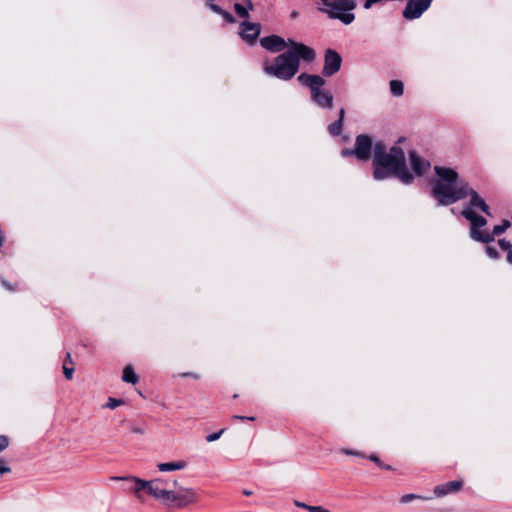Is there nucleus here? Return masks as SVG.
Returning a JSON list of instances; mask_svg holds the SVG:
<instances>
[{"mask_svg": "<svg viewBox=\"0 0 512 512\" xmlns=\"http://www.w3.org/2000/svg\"><path fill=\"white\" fill-rule=\"evenodd\" d=\"M134 433H138V434H141L143 433V430L141 428H133L132 430Z\"/></svg>", "mask_w": 512, "mask_h": 512, "instance_id": "nucleus-46", "label": "nucleus"}, {"mask_svg": "<svg viewBox=\"0 0 512 512\" xmlns=\"http://www.w3.org/2000/svg\"><path fill=\"white\" fill-rule=\"evenodd\" d=\"M507 261L512 264V250L508 251L507 253Z\"/></svg>", "mask_w": 512, "mask_h": 512, "instance_id": "nucleus-45", "label": "nucleus"}, {"mask_svg": "<svg viewBox=\"0 0 512 512\" xmlns=\"http://www.w3.org/2000/svg\"><path fill=\"white\" fill-rule=\"evenodd\" d=\"M509 227L510 221L505 219L500 225L494 226L492 232H489V235H492L494 240L496 236L503 234Z\"/></svg>", "mask_w": 512, "mask_h": 512, "instance_id": "nucleus-24", "label": "nucleus"}, {"mask_svg": "<svg viewBox=\"0 0 512 512\" xmlns=\"http://www.w3.org/2000/svg\"><path fill=\"white\" fill-rule=\"evenodd\" d=\"M498 245L502 250H505L507 252L512 250V244L504 238L498 240Z\"/></svg>", "mask_w": 512, "mask_h": 512, "instance_id": "nucleus-33", "label": "nucleus"}, {"mask_svg": "<svg viewBox=\"0 0 512 512\" xmlns=\"http://www.w3.org/2000/svg\"><path fill=\"white\" fill-rule=\"evenodd\" d=\"M224 432H225V429L223 428V429H221V430H220V431H218V432L211 433V434H209V435H207V436H206V441H207V442H213V441H216V440H218V439L221 437V435H222Z\"/></svg>", "mask_w": 512, "mask_h": 512, "instance_id": "nucleus-32", "label": "nucleus"}, {"mask_svg": "<svg viewBox=\"0 0 512 512\" xmlns=\"http://www.w3.org/2000/svg\"><path fill=\"white\" fill-rule=\"evenodd\" d=\"M324 4V8H329L331 5L332 0H320Z\"/></svg>", "mask_w": 512, "mask_h": 512, "instance_id": "nucleus-44", "label": "nucleus"}, {"mask_svg": "<svg viewBox=\"0 0 512 512\" xmlns=\"http://www.w3.org/2000/svg\"><path fill=\"white\" fill-rule=\"evenodd\" d=\"M232 420H249V421H254L255 420V417H246V416H240V415H233L232 416Z\"/></svg>", "mask_w": 512, "mask_h": 512, "instance_id": "nucleus-38", "label": "nucleus"}, {"mask_svg": "<svg viewBox=\"0 0 512 512\" xmlns=\"http://www.w3.org/2000/svg\"><path fill=\"white\" fill-rule=\"evenodd\" d=\"M390 90L394 96L399 97V96L403 95V93H404L403 82L400 80H391L390 81Z\"/></svg>", "mask_w": 512, "mask_h": 512, "instance_id": "nucleus-25", "label": "nucleus"}, {"mask_svg": "<svg viewBox=\"0 0 512 512\" xmlns=\"http://www.w3.org/2000/svg\"><path fill=\"white\" fill-rule=\"evenodd\" d=\"M324 85H315L310 89L312 101L321 108L331 109L333 107V95L330 91L323 89Z\"/></svg>", "mask_w": 512, "mask_h": 512, "instance_id": "nucleus-12", "label": "nucleus"}, {"mask_svg": "<svg viewBox=\"0 0 512 512\" xmlns=\"http://www.w3.org/2000/svg\"><path fill=\"white\" fill-rule=\"evenodd\" d=\"M68 364L73 365L71 354L69 352L66 354V358L63 363V373L67 380H71L73 378V374H74V367L73 366L69 367Z\"/></svg>", "mask_w": 512, "mask_h": 512, "instance_id": "nucleus-23", "label": "nucleus"}, {"mask_svg": "<svg viewBox=\"0 0 512 512\" xmlns=\"http://www.w3.org/2000/svg\"><path fill=\"white\" fill-rule=\"evenodd\" d=\"M356 5L354 0H332L329 8H319V10L327 14L330 19H338L348 25L355 19V15L349 11L354 10Z\"/></svg>", "mask_w": 512, "mask_h": 512, "instance_id": "nucleus-6", "label": "nucleus"}, {"mask_svg": "<svg viewBox=\"0 0 512 512\" xmlns=\"http://www.w3.org/2000/svg\"><path fill=\"white\" fill-rule=\"evenodd\" d=\"M241 32L240 35L243 40H245L248 44H254L261 32V26L258 23H251L248 21H243L240 24Z\"/></svg>", "mask_w": 512, "mask_h": 512, "instance_id": "nucleus-15", "label": "nucleus"}, {"mask_svg": "<svg viewBox=\"0 0 512 512\" xmlns=\"http://www.w3.org/2000/svg\"><path fill=\"white\" fill-rule=\"evenodd\" d=\"M298 81L303 85L309 87L311 89L315 85H325L326 81L322 76L319 75H310L306 73H302L298 76Z\"/></svg>", "mask_w": 512, "mask_h": 512, "instance_id": "nucleus-19", "label": "nucleus"}, {"mask_svg": "<svg viewBox=\"0 0 512 512\" xmlns=\"http://www.w3.org/2000/svg\"><path fill=\"white\" fill-rule=\"evenodd\" d=\"M260 44L264 49L273 53L280 52L288 46V42L278 35L263 37L260 39Z\"/></svg>", "mask_w": 512, "mask_h": 512, "instance_id": "nucleus-17", "label": "nucleus"}, {"mask_svg": "<svg viewBox=\"0 0 512 512\" xmlns=\"http://www.w3.org/2000/svg\"><path fill=\"white\" fill-rule=\"evenodd\" d=\"M122 380L126 383L136 384L139 380L134 368L131 365H127L123 369Z\"/></svg>", "mask_w": 512, "mask_h": 512, "instance_id": "nucleus-22", "label": "nucleus"}, {"mask_svg": "<svg viewBox=\"0 0 512 512\" xmlns=\"http://www.w3.org/2000/svg\"><path fill=\"white\" fill-rule=\"evenodd\" d=\"M114 481H128L132 483L130 488L131 492L134 493L137 499L143 501L142 491H146L149 495L154 494L157 491V488H153L152 483L147 480L140 479L135 476H115L111 478Z\"/></svg>", "mask_w": 512, "mask_h": 512, "instance_id": "nucleus-7", "label": "nucleus"}, {"mask_svg": "<svg viewBox=\"0 0 512 512\" xmlns=\"http://www.w3.org/2000/svg\"><path fill=\"white\" fill-rule=\"evenodd\" d=\"M470 197L469 203L465 208H470L472 210L479 209L483 213L488 216H491L490 207L485 202V200L479 195V193L471 188L469 185L465 190V198Z\"/></svg>", "mask_w": 512, "mask_h": 512, "instance_id": "nucleus-14", "label": "nucleus"}, {"mask_svg": "<svg viewBox=\"0 0 512 512\" xmlns=\"http://www.w3.org/2000/svg\"><path fill=\"white\" fill-rule=\"evenodd\" d=\"M295 505H296L297 507H300V508L306 509L307 511H308V507H310V505L305 504V503H302V502H299V501H295Z\"/></svg>", "mask_w": 512, "mask_h": 512, "instance_id": "nucleus-42", "label": "nucleus"}, {"mask_svg": "<svg viewBox=\"0 0 512 512\" xmlns=\"http://www.w3.org/2000/svg\"><path fill=\"white\" fill-rule=\"evenodd\" d=\"M341 155H342L343 157H350V156H354L353 149L344 148V149H342V151H341Z\"/></svg>", "mask_w": 512, "mask_h": 512, "instance_id": "nucleus-37", "label": "nucleus"}, {"mask_svg": "<svg viewBox=\"0 0 512 512\" xmlns=\"http://www.w3.org/2000/svg\"><path fill=\"white\" fill-rule=\"evenodd\" d=\"M345 118V109L341 108L339 111L338 119L333 123L328 125V132L331 136L337 137L340 136L343 131V124Z\"/></svg>", "mask_w": 512, "mask_h": 512, "instance_id": "nucleus-20", "label": "nucleus"}, {"mask_svg": "<svg viewBox=\"0 0 512 512\" xmlns=\"http://www.w3.org/2000/svg\"><path fill=\"white\" fill-rule=\"evenodd\" d=\"M207 6L216 14L220 15L221 12H223L224 9H222L219 5L214 3H208Z\"/></svg>", "mask_w": 512, "mask_h": 512, "instance_id": "nucleus-35", "label": "nucleus"}, {"mask_svg": "<svg viewBox=\"0 0 512 512\" xmlns=\"http://www.w3.org/2000/svg\"><path fill=\"white\" fill-rule=\"evenodd\" d=\"M433 0H408L403 10V17L407 20L420 18L430 7Z\"/></svg>", "mask_w": 512, "mask_h": 512, "instance_id": "nucleus-11", "label": "nucleus"}, {"mask_svg": "<svg viewBox=\"0 0 512 512\" xmlns=\"http://www.w3.org/2000/svg\"><path fill=\"white\" fill-rule=\"evenodd\" d=\"M0 283L1 285L8 291L10 292H15L17 291V286L14 285V284H11L10 282H8L6 279H4L3 277H0Z\"/></svg>", "mask_w": 512, "mask_h": 512, "instance_id": "nucleus-29", "label": "nucleus"}, {"mask_svg": "<svg viewBox=\"0 0 512 512\" xmlns=\"http://www.w3.org/2000/svg\"><path fill=\"white\" fill-rule=\"evenodd\" d=\"M414 499H425V498L422 496L416 495V494H405L401 497L400 502L408 503Z\"/></svg>", "mask_w": 512, "mask_h": 512, "instance_id": "nucleus-31", "label": "nucleus"}, {"mask_svg": "<svg viewBox=\"0 0 512 512\" xmlns=\"http://www.w3.org/2000/svg\"><path fill=\"white\" fill-rule=\"evenodd\" d=\"M199 499L200 495L196 489L177 486L175 490H171L169 498H166L163 503L172 508L184 509L198 503Z\"/></svg>", "mask_w": 512, "mask_h": 512, "instance_id": "nucleus-5", "label": "nucleus"}, {"mask_svg": "<svg viewBox=\"0 0 512 512\" xmlns=\"http://www.w3.org/2000/svg\"><path fill=\"white\" fill-rule=\"evenodd\" d=\"M372 148L374 149L371 137L367 134H359L355 139L354 156L360 161H368Z\"/></svg>", "mask_w": 512, "mask_h": 512, "instance_id": "nucleus-9", "label": "nucleus"}, {"mask_svg": "<svg viewBox=\"0 0 512 512\" xmlns=\"http://www.w3.org/2000/svg\"><path fill=\"white\" fill-rule=\"evenodd\" d=\"M125 403L123 399H117L113 397H109L107 403L104 405L105 408L115 409L118 406H121Z\"/></svg>", "mask_w": 512, "mask_h": 512, "instance_id": "nucleus-27", "label": "nucleus"}, {"mask_svg": "<svg viewBox=\"0 0 512 512\" xmlns=\"http://www.w3.org/2000/svg\"><path fill=\"white\" fill-rule=\"evenodd\" d=\"M290 16H291V18L294 19V18H296L298 16V12L297 11H293Z\"/></svg>", "mask_w": 512, "mask_h": 512, "instance_id": "nucleus-47", "label": "nucleus"}, {"mask_svg": "<svg viewBox=\"0 0 512 512\" xmlns=\"http://www.w3.org/2000/svg\"><path fill=\"white\" fill-rule=\"evenodd\" d=\"M220 15L227 23H234L236 21L234 16L226 10H223Z\"/></svg>", "mask_w": 512, "mask_h": 512, "instance_id": "nucleus-34", "label": "nucleus"}, {"mask_svg": "<svg viewBox=\"0 0 512 512\" xmlns=\"http://www.w3.org/2000/svg\"><path fill=\"white\" fill-rule=\"evenodd\" d=\"M434 171L438 179L432 186L431 194L438 205L448 206L465 198L468 182L459 181L456 170L449 167L435 166Z\"/></svg>", "mask_w": 512, "mask_h": 512, "instance_id": "nucleus-2", "label": "nucleus"}, {"mask_svg": "<svg viewBox=\"0 0 512 512\" xmlns=\"http://www.w3.org/2000/svg\"><path fill=\"white\" fill-rule=\"evenodd\" d=\"M461 215L470 222L469 235L472 240L484 244L493 242L492 235L487 230H481L487 224L486 218L470 208H464Z\"/></svg>", "mask_w": 512, "mask_h": 512, "instance_id": "nucleus-4", "label": "nucleus"}, {"mask_svg": "<svg viewBox=\"0 0 512 512\" xmlns=\"http://www.w3.org/2000/svg\"><path fill=\"white\" fill-rule=\"evenodd\" d=\"M345 454L347 455H354V456H360V452L358 451H353V450H349V449H343L342 450Z\"/></svg>", "mask_w": 512, "mask_h": 512, "instance_id": "nucleus-41", "label": "nucleus"}, {"mask_svg": "<svg viewBox=\"0 0 512 512\" xmlns=\"http://www.w3.org/2000/svg\"><path fill=\"white\" fill-rule=\"evenodd\" d=\"M410 165L416 176H423L430 168L431 164L428 160L421 157L416 151H409Z\"/></svg>", "mask_w": 512, "mask_h": 512, "instance_id": "nucleus-16", "label": "nucleus"}, {"mask_svg": "<svg viewBox=\"0 0 512 512\" xmlns=\"http://www.w3.org/2000/svg\"><path fill=\"white\" fill-rule=\"evenodd\" d=\"M264 72L277 79L291 80L299 71L297 59L288 50L274 58L273 62L265 61Z\"/></svg>", "mask_w": 512, "mask_h": 512, "instance_id": "nucleus-3", "label": "nucleus"}, {"mask_svg": "<svg viewBox=\"0 0 512 512\" xmlns=\"http://www.w3.org/2000/svg\"><path fill=\"white\" fill-rule=\"evenodd\" d=\"M150 483H152L153 488H157V491L151 494V496L162 502H164L166 498H169V493L172 490L171 487L176 488L178 484L177 480L170 481L161 478L150 480Z\"/></svg>", "mask_w": 512, "mask_h": 512, "instance_id": "nucleus-13", "label": "nucleus"}, {"mask_svg": "<svg viewBox=\"0 0 512 512\" xmlns=\"http://www.w3.org/2000/svg\"><path fill=\"white\" fill-rule=\"evenodd\" d=\"M10 471H11L10 467L3 465V461L1 460V463H0V475H3V474L8 473Z\"/></svg>", "mask_w": 512, "mask_h": 512, "instance_id": "nucleus-39", "label": "nucleus"}, {"mask_svg": "<svg viewBox=\"0 0 512 512\" xmlns=\"http://www.w3.org/2000/svg\"><path fill=\"white\" fill-rule=\"evenodd\" d=\"M487 255L492 258V259H498L500 257V254L499 252L497 251V249L493 246H486V249H485Z\"/></svg>", "mask_w": 512, "mask_h": 512, "instance_id": "nucleus-30", "label": "nucleus"}, {"mask_svg": "<svg viewBox=\"0 0 512 512\" xmlns=\"http://www.w3.org/2000/svg\"><path fill=\"white\" fill-rule=\"evenodd\" d=\"M368 459L371 460L372 462H374L381 469H385V470L392 469V467L390 465L384 464L376 454H371L368 457Z\"/></svg>", "mask_w": 512, "mask_h": 512, "instance_id": "nucleus-28", "label": "nucleus"}, {"mask_svg": "<svg viewBox=\"0 0 512 512\" xmlns=\"http://www.w3.org/2000/svg\"><path fill=\"white\" fill-rule=\"evenodd\" d=\"M180 376L181 377H192L194 379H199V375L196 373H193V372L182 373V374H180Z\"/></svg>", "mask_w": 512, "mask_h": 512, "instance_id": "nucleus-40", "label": "nucleus"}, {"mask_svg": "<svg viewBox=\"0 0 512 512\" xmlns=\"http://www.w3.org/2000/svg\"><path fill=\"white\" fill-rule=\"evenodd\" d=\"M463 488L462 480H453L435 486L434 495L438 498L444 497L448 494L457 493Z\"/></svg>", "mask_w": 512, "mask_h": 512, "instance_id": "nucleus-18", "label": "nucleus"}, {"mask_svg": "<svg viewBox=\"0 0 512 512\" xmlns=\"http://www.w3.org/2000/svg\"><path fill=\"white\" fill-rule=\"evenodd\" d=\"M186 465V462L181 460L176 462L159 463L157 467L162 472H168L184 469Z\"/></svg>", "mask_w": 512, "mask_h": 512, "instance_id": "nucleus-21", "label": "nucleus"}, {"mask_svg": "<svg viewBox=\"0 0 512 512\" xmlns=\"http://www.w3.org/2000/svg\"><path fill=\"white\" fill-rule=\"evenodd\" d=\"M341 64V55L336 50L328 48L324 54V66L322 69V75L324 77L333 76L340 70Z\"/></svg>", "mask_w": 512, "mask_h": 512, "instance_id": "nucleus-10", "label": "nucleus"}, {"mask_svg": "<svg viewBox=\"0 0 512 512\" xmlns=\"http://www.w3.org/2000/svg\"><path fill=\"white\" fill-rule=\"evenodd\" d=\"M373 177L376 180H384L390 176L398 178L404 184H411L414 176L409 172L404 150L394 145L386 151V145L382 141L374 144Z\"/></svg>", "mask_w": 512, "mask_h": 512, "instance_id": "nucleus-1", "label": "nucleus"}, {"mask_svg": "<svg viewBox=\"0 0 512 512\" xmlns=\"http://www.w3.org/2000/svg\"><path fill=\"white\" fill-rule=\"evenodd\" d=\"M245 2L247 4L246 8L248 9V12L252 11L254 9V5H253L252 1L251 0H245Z\"/></svg>", "mask_w": 512, "mask_h": 512, "instance_id": "nucleus-43", "label": "nucleus"}, {"mask_svg": "<svg viewBox=\"0 0 512 512\" xmlns=\"http://www.w3.org/2000/svg\"><path fill=\"white\" fill-rule=\"evenodd\" d=\"M234 11L240 18L247 19L249 17L248 9L240 3L234 4Z\"/></svg>", "mask_w": 512, "mask_h": 512, "instance_id": "nucleus-26", "label": "nucleus"}, {"mask_svg": "<svg viewBox=\"0 0 512 512\" xmlns=\"http://www.w3.org/2000/svg\"><path fill=\"white\" fill-rule=\"evenodd\" d=\"M288 47V51L292 52L293 56L297 59L298 68H300V60L310 63L316 58L315 50L303 43L289 39Z\"/></svg>", "mask_w": 512, "mask_h": 512, "instance_id": "nucleus-8", "label": "nucleus"}, {"mask_svg": "<svg viewBox=\"0 0 512 512\" xmlns=\"http://www.w3.org/2000/svg\"><path fill=\"white\" fill-rule=\"evenodd\" d=\"M309 512H330L328 509L322 507V506H312L308 507Z\"/></svg>", "mask_w": 512, "mask_h": 512, "instance_id": "nucleus-36", "label": "nucleus"}, {"mask_svg": "<svg viewBox=\"0 0 512 512\" xmlns=\"http://www.w3.org/2000/svg\"><path fill=\"white\" fill-rule=\"evenodd\" d=\"M243 494L246 496H250V495H252V491L244 490Z\"/></svg>", "mask_w": 512, "mask_h": 512, "instance_id": "nucleus-48", "label": "nucleus"}]
</instances>
